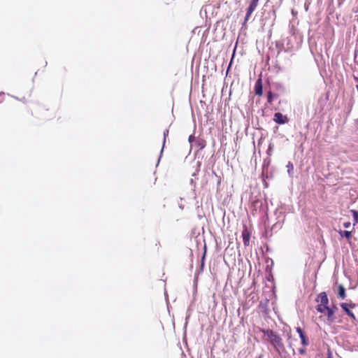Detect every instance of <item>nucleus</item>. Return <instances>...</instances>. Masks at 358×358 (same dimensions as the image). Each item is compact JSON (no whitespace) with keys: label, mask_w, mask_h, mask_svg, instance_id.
<instances>
[{"label":"nucleus","mask_w":358,"mask_h":358,"mask_svg":"<svg viewBox=\"0 0 358 358\" xmlns=\"http://www.w3.org/2000/svg\"><path fill=\"white\" fill-rule=\"evenodd\" d=\"M317 305V310L324 316L327 317L325 322L330 325L331 324L334 320V311L333 309L330 308L328 306L329 299L325 292L320 293L316 299Z\"/></svg>","instance_id":"obj_1"},{"label":"nucleus","mask_w":358,"mask_h":358,"mask_svg":"<svg viewBox=\"0 0 358 358\" xmlns=\"http://www.w3.org/2000/svg\"><path fill=\"white\" fill-rule=\"evenodd\" d=\"M274 121L279 124H285L287 122V120L282 114L277 113L274 115Z\"/></svg>","instance_id":"obj_2"},{"label":"nucleus","mask_w":358,"mask_h":358,"mask_svg":"<svg viewBox=\"0 0 358 358\" xmlns=\"http://www.w3.org/2000/svg\"><path fill=\"white\" fill-rule=\"evenodd\" d=\"M296 331L299 333V336H300V338L301 339L302 344L303 345H308V341H307V340H306V337H305L302 330L300 328H297Z\"/></svg>","instance_id":"obj_3"},{"label":"nucleus","mask_w":358,"mask_h":358,"mask_svg":"<svg viewBox=\"0 0 358 358\" xmlns=\"http://www.w3.org/2000/svg\"><path fill=\"white\" fill-rule=\"evenodd\" d=\"M255 91H256V94H258V95H262V83H261V80H259L256 84V86H255Z\"/></svg>","instance_id":"obj_4"},{"label":"nucleus","mask_w":358,"mask_h":358,"mask_svg":"<svg viewBox=\"0 0 358 358\" xmlns=\"http://www.w3.org/2000/svg\"><path fill=\"white\" fill-rule=\"evenodd\" d=\"M338 295L340 296V297H341L342 299H343L345 297V289L343 288V286L340 285L338 287Z\"/></svg>","instance_id":"obj_5"},{"label":"nucleus","mask_w":358,"mask_h":358,"mask_svg":"<svg viewBox=\"0 0 358 358\" xmlns=\"http://www.w3.org/2000/svg\"><path fill=\"white\" fill-rule=\"evenodd\" d=\"M341 235L344 236L347 238H349L350 237V236H351V231H345L343 232H341Z\"/></svg>","instance_id":"obj_6"},{"label":"nucleus","mask_w":358,"mask_h":358,"mask_svg":"<svg viewBox=\"0 0 358 358\" xmlns=\"http://www.w3.org/2000/svg\"><path fill=\"white\" fill-rule=\"evenodd\" d=\"M353 217L356 222H358V214L356 211H352Z\"/></svg>","instance_id":"obj_7"},{"label":"nucleus","mask_w":358,"mask_h":358,"mask_svg":"<svg viewBox=\"0 0 358 358\" xmlns=\"http://www.w3.org/2000/svg\"><path fill=\"white\" fill-rule=\"evenodd\" d=\"M344 227L345 228H349L350 227V222H347L344 223Z\"/></svg>","instance_id":"obj_8"},{"label":"nucleus","mask_w":358,"mask_h":358,"mask_svg":"<svg viewBox=\"0 0 358 358\" xmlns=\"http://www.w3.org/2000/svg\"><path fill=\"white\" fill-rule=\"evenodd\" d=\"M349 315H351V317H354V315L349 313Z\"/></svg>","instance_id":"obj_9"},{"label":"nucleus","mask_w":358,"mask_h":358,"mask_svg":"<svg viewBox=\"0 0 358 358\" xmlns=\"http://www.w3.org/2000/svg\"><path fill=\"white\" fill-rule=\"evenodd\" d=\"M357 81H358V80H357Z\"/></svg>","instance_id":"obj_10"}]
</instances>
